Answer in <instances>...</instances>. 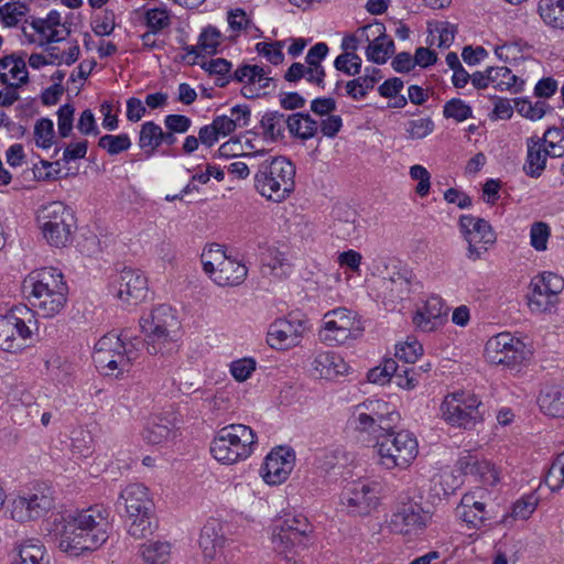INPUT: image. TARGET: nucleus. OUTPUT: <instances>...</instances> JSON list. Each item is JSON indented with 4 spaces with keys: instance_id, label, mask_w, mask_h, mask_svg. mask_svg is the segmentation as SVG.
<instances>
[{
    "instance_id": "f257e3e1",
    "label": "nucleus",
    "mask_w": 564,
    "mask_h": 564,
    "mask_svg": "<svg viewBox=\"0 0 564 564\" xmlns=\"http://www.w3.org/2000/svg\"><path fill=\"white\" fill-rule=\"evenodd\" d=\"M30 304L42 317L58 314L67 302L68 288L61 270L45 267L30 272L23 280Z\"/></svg>"
},
{
    "instance_id": "f03ea898",
    "label": "nucleus",
    "mask_w": 564,
    "mask_h": 564,
    "mask_svg": "<svg viewBox=\"0 0 564 564\" xmlns=\"http://www.w3.org/2000/svg\"><path fill=\"white\" fill-rule=\"evenodd\" d=\"M142 344L141 339L132 340L127 334L109 333L96 343L93 360L106 376L118 377L128 371L132 362L138 359Z\"/></svg>"
},
{
    "instance_id": "7ed1b4c3",
    "label": "nucleus",
    "mask_w": 564,
    "mask_h": 564,
    "mask_svg": "<svg viewBox=\"0 0 564 564\" xmlns=\"http://www.w3.org/2000/svg\"><path fill=\"white\" fill-rule=\"evenodd\" d=\"M295 166L284 156L264 160L254 174L256 191L268 200L281 203L295 188Z\"/></svg>"
},
{
    "instance_id": "20e7f679",
    "label": "nucleus",
    "mask_w": 564,
    "mask_h": 564,
    "mask_svg": "<svg viewBox=\"0 0 564 564\" xmlns=\"http://www.w3.org/2000/svg\"><path fill=\"white\" fill-rule=\"evenodd\" d=\"M140 327L145 335L144 344L150 355L164 354L172 349L180 329L174 310L166 304L154 307L141 317Z\"/></svg>"
},
{
    "instance_id": "39448f33",
    "label": "nucleus",
    "mask_w": 564,
    "mask_h": 564,
    "mask_svg": "<svg viewBox=\"0 0 564 564\" xmlns=\"http://www.w3.org/2000/svg\"><path fill=\"white\" fill-rule=\"evenodd\" d=\"M256 445L254 432L245 424L221 427L210 444V454L221 464L231 465L247 459Z\"/></svg>"
},
{
    "instance_id": "423d86ee",
    "label": "nucleus",
    "mask_w": 564,
    "mask_h": 564,
    "mask_svg": "<svg viewBox=\"0 0 564 564\" xmlns=\"http://www.w3.org/2000/svg\"><path fill=\"white\" fill-rule=\"evenodd\" d=\"M400 415L395 405L382 399H368L354 408L351 423L361 432L379 438L384 432L393 430Z\"/></svg>"
},
{
    "instance_id": "0eeeda50",
    "label": "nucleus",
    "mask_w": 564,
    "mask_h": 564,
    "mask_svg": "<svg viewBox=\"0 0 564 564\" xmlns=\"http://www.w3.org/2000/svg\"><path fill=\"white\" fill-rule=\"evenodd\" d=\"M377 443L379 464L388 470L406 469L419 454V443L409 431L384 432Z\"/></svg>"
},
{
    "instance_id": "6e6552de",
    "label": "nucleus",
    "mask_w": 564,
    "mask_h": 564,
    "mask_svg": "<svg viewBox=\"0 0 564 564\" xmlns=\"http://www.w3.org/2000/svg\"><path fill=\"white\" fill-rule=\"evenodd\" d=\"M204 272L219 286H237L247 278V267L227 257L220 245L214 243L205 248L202 253Z\"/></svg>"
},
{
    "instance_id": "1a4fd4ad",
    "label": "nucleus",
    "mask_w": 564,
    "mask_h": 564,
    "mask_svg": "<svg viewBox=\"0 0 564 564\" xmlns=\"http://www.w3.org/2000/svg\"><path fill=\"white\" fill-rule=\"evenodd\" d=\"M37 220L44 238L51 246L64 247L70 241L75 225L74 214L62 202H51L43 206Z\"/></svg>"
},
{
    "instance_id": "9d476101",
    "label": "nucleus",
    "mask_w": 564,
    "mask_h": 564,
    "mask_svg": "<svg viewBox=\"0 0 564 564\" xmlns=\"http://www.w3.org/2000/svg\"><path fill=\"white\" fill-rule=\"evenodd\" d=\"M364 327L356 312L337 307L324 314L319 339L328 345L344 344L361 335Z\"/></svg>"
},
{
    "instance_id": "9b49d317",
    "label": "nucleus",
    "mask_w": 564,
    "mask_h": 564,
    "mask_svg": "<svg viewBox=\"0 0 564 564\" xmlns=\"http://www.w3.org/2000/svg\"><path fill=\"white\" fill-rule=\"evenodd\" d=\"M55 503L54 491L48 486H40L33 492L12 499L6 513L19 524H26L43 518Z\"/></svg>"
},
{
    "instance_id": "f8f14e48",
    "label": "nucleus",
    "mask_w": 564,
    "mask_h": 564,
    "mask_svg": "<svg viewBox=\"0 0 564 564\" xmlns=\"http://www.w3.org/2000/svg\"><path fill=\"white\" fill-rule=\"evenodd\" d=\"M475 394L457 391L447 394L441 405L443 419L453 426L471 429L482 416Z\"/></svg>"
},
{
    "instance_id": "ddd939ff",
    "label": "nucleus",
    "mask_w": 564,
    "mask_h": 564,
    "mask_svg": "<svg viewBox=\"0 0 564 564\" xmlns=\"http://www.w3.org/2000/svg\"><path fill=\"white\" fill-rule=\"evenodd\" d=\"M528 306L534 314L551 312L557 304V296L564 290V279L553 272H542L531 279Z\"/></svg>"
},
{
    "instance_id": "4468645a",
    "label": "nucleus",
    "mask_w": 564,
    "mask_h": 564,
    "mask_svg": "<svg viewBox=\"0 0 564 564\" xmlns=\"http://www.w3.org/2000/svg\"><path fill=\"white\" fill-rule=\"evenodd\" d=\"M119 500H123L126 518L131 527L148 529L158 525L152 513L153 503L144 485H127L121 490Z\"/></svg>"
},
{
    "instance_id": "2eb2a0df",
    "label": "nucleus",
    "mask_w": 564,
    "mask_h": 564,
    "mask_svg": "<svg viewBox=\"0 0 564 564\" xmlns=\"http://www.w3.org/2000/svg\"><path fill=\"white\" fill-rule=\"evenodd\" d=\"M458 227L468 245L466 257L471 261L480 260L488 251V246L496 242V235L490 224L473 215H462Z\"/></svg>"
},
{
    "instance_id": "dca6fc26",
    "label": "nucleus",
    "mask_w": 564,
    "mask_h": 564,
    "mask_svg": "<svg viewBox=\"0 0 564 564\" xmlns=\"http://www.w3.org/2000/svg\"><path fill=\"white\" fill-rule=\"evenodd\" d=\"M341 503L352 516H367L379 503V484L359 478L348 482L341 492Z\"/></svg>"
},
{
    "instance_id": "f3484780",
    "label": "nucleus",
    "mask_w": 564,
    "mask_h": 564,
    "mask_svg": "<svg viewBox=\"0 0 564 564\" xmlns=\"http://www.w3.org/2000/svg\"><path fill=\"white\" fill-rule=\"evenodd\" d=\"M525 344L510 333H500L486 343L485 355L492 365L514 368L527 357Z\"/></svg>"
},
{
    "instance_id": "a211bd4d",
    "label": "nucleus",
    "mask_w": 564,
    "mask_h": 564,
    "mask_svg": "<svg viewBox=\"0 0 564 564\" xmlns=\"http://www.w3.org/2000/svg\"><path fill=\"white\" fill-rule=\"evenodd\" d=\"M62 529H96L110 525V510L102 505H94L86 509H67L54 519Z\"/></svg>"
},
{
    "instance_id": "6ab92c4d",
    "label": "nucleus",
    "mask_w": 564,
    "mask_h": 564,
    "mask_svg": "<svg viewBox=\"0 0 564 564\" xmlns=\"http://www.w3.org/2000/svg\"><path fill=\"white\" fill-rule=\"evenodd\" d=\"M107 540V531H58L55 535L58 549L72 556L93 552Z\"/></svg>"
},
{
    "instance_id": "aec40b11",
    "label": "nucleus",
    "mask_w": 564,
    "mask_h": 564,
    "mask_svg": "<svg viewBox=\"0 0 564 564\" xmlns=\"http://www.w3.org/2000/svg\"><path fill=\"white\" fill-rule=\"evenodd\" d=\"M116 296L127 305H137L148 294V280L134 269H123L113 282Z\"/></svg>"
},
{
    "instance_id": "412c9836",
    "label": "nucleus",
    "mask_w": 564,
    "mask_h": 564,
    "mask_svg": "<svg viewBox=\"0 0 564 564\" xmlns=\"http://www.w3.org/2000/svg\"><path fill=\"white\" fill-rule=\"evenodd\" d=\"M389 524L394 528H423L436 525L435 516L420 503L409 499L400 501L392 512Z\"/></svg>"
},
{
    "instance_id": "4be33fe9",
    "label": "nucleus",
    "mask_w": 564,
    "mask_h": 564,
    "mask_svg": "<svg viewBox=\"0 0 564 564\" xmlns=\"http://www.w3.org/2000/svg\"><path fill=\"white\" fill-rule=\"evenodd\" d=\"M304 333V323L297 318H279L274 321L267 334L270 347L286 350L301 343Z\"/></svg>"
},
{
    "instance_id": "5701e85b",
    "label": "nucleus",
    "mask_w": 564,
    "mask_h": 564,
    "mask_svg": "<svg viewBox=\"0 0 564 564\" xmlns=\"http://www.w3.org/2000/svg\"><path fill=\"white\" fill-rule=\"evenodd\" d=\"M294 463L293 451L283 447L271 451L261 467L263 480L271 486L284 482L293 470Z\"/></svg>"
},
{
    "instance_id": "b1692460",
    "label": "nucleus",
    "mask_w": 564,
    "mask_h": 564,
    "mask_svg": "<svg viewBox=\"0 0 564 564\" xmlns=\"http://www.w3.org/2000/svg\"><path fill=\"white\" fill-rule=\"evenodd\" d=\"M271 69L265 70L259 65H242L238 67L232 79L239 83H245L242 87V95L247 98H254L261 94H267L273 87V78L269 76Z\"/></svg>"
},
{
    "instance_id": "393cba45",
    "label": "nucleus",
    "mask_w": 564,
    "mask_h": 564,
    "mask_svg": "<svg viewBox=\"0 0 564 564\" xmlns=\"http://www.w3.org/2000/svg\"><path fill=\"white\" fill-rule=\"evenodd\" d=\"M32 330L25 322L14 314L0 315V349L9 352L21 350Z\"/></svg>"
},
{
    "instance_id": "a878e982",
    "label": "nucleus",
    "mask_w": 564,
    "mask_h": 564,
    "mask_svg": "<svg viewBox=\"0 0 564 564\" xmlns=\"http://www.w3.org/2000/svg\"><path fill=\"white\" fill-rule=\"evenodd\" d=\"M411 278L406 272L395 271L388 278L378 281V297L388 310H394L395 305L410 296Z\"/></svg>"
},
{
    "instance_id": "bb28decb",
    "label": "nucleus",
    "mask_w": 564,
    "mask_h": 564,
    "mask_svg": "<svg viewBox=\"0 0 564 564\" xmlns=\"http://www.w3.org/2000/svg\"><path fill=\"white\" fill-rule=\"evenodd\" d=\"M31 28L39 35L40 45L64 41L70 34L69 28L62 23L61 13L56 10H51L46 18L33 19Z\"/></svg>"
},
{
    "instance_id": "cd10ccee",
    "label": "nucleus",
    "mask_w": 564,
    "mask_h": 564,
    "mask_svg": "<svg viewBox=\"0 0 564 564\" xmlns=\"http://www.w3.org/2000/svg\"><path fill=\"white\" fill-rule=\"evenodd\" d=\"M446 315L447 307L443 300L433 295L417 310L413 316V323L423 332H432L444 322Z\"/></svg>"
},
{
    "instance_id": "c85d7f7f",
    "label": "nucleus",
    "mask_w": 564,
    "mask_h": 564,
    "mask_svg": "<svg viewBox=\"0 0 564 564\" xmlns=\"http://www.w3.org/2000/svg\"><path fill=\"white\" fill-rule=\"evenodd\" d=\"M458 469L465 475L478 477L488 486H496L500 481L497 468L488 460H480L476 456L467 454L457 460Z\"/></svg>"
},
{
    "instance_id": "c756f323",
    "label": "nucleus",
    "mask_w": 564,
    "mask_h": 564,
    "mask_svg": "<svg viewBox=\"0 0 564 564\" xmlns=\"http://www.w3.org/2000/svg\"><path fill=\"white\" fill-rule=\"evenodd\" d=\"M312 367L319 378L332 380L348 372L349 366L344 358L335 351L318 352Z\"/></svg>"
},
{
    "instance_id": "7c9ffc66",
    "label": "nucleus",
    "mask_w": 564,
    "mask_h": 564,
    "mask_svg": "<svg viewBox=\"0 0 564 564\" xmlns=\"http://www.w3.org/2000/svg\"><path fill=\"white\" fill-rule=\"evenodd\" d=\"M456 516L467 525L474 528L490 525V523H486L485 505L476 500L474 492L464 495L460 503L456 508Z\"/></svg>"
},
{
    "instance_id": "2f4dec72",
    "label": "nucleus",
    "mask_w": 564,
    "mask_h": 564,
    "mask_svg": "<svg viewBox=\"0 0 564 564\" xmlns=\"http://www.w3.org/2000/svg\"><path fill=\"white\" fill-rule=\"evenodd\" d=\"M527 160L523 165L524 173L530 177H540L545 170L547 152L544 151L542 139L531 137L527 140Z\"/></svg>"
},
{
    "instance_id": "473e14b6",
    "label": "nucleus",
    "mask_w": 564,
    "mask_h": 564,
    "mask_svg": "<svg viewBox=\"0 0 564 564\" xmlns=\"http://www.w3.org/2000/svg\"><path fill=\"white\" fill-rule=\"evenodd\" d=\"M12 564H50L45 547L36 540H25L15 544Z\"/></svg>"
},
{
    "instance_id": "72a5a7b5",
    "label": "nucleus",
    "mask_w": 564,
    "mask_h": 564,
    "mask_svg": "<svg viewBox=\"0 0 564 564\" xmlns=\"http://www.w3.org/2000/svg\"><path fill=\"white\" fill-rule=\"evenodd\" d=\"M325 76L326 74L323 66H311L295 62L289 67L284 78L290 83H296L304 78L310 84L324 88Z\"/></svg>"
},
{
    "instance_id": "f704fd0d",
    "label": "nucleus",
    "mask_w": 564,
    "mask_h": 564,
    "mask_svg": "<svg viewBox=\"0 0 564 564\" xmlns=\"http://www.w3.org/2000/svg\"><path fill=\"white\" fill-rule=\"evenodd\" d=\"M540 409L553 417H564V389L550 387L538 399Z\"/></svg>"
},
{
    "instance_id": "c9c22d12",
    "label": "nucleus",
    "mask_w": 564,
    "mask_h": 564,
    "mask_svg": "<svg viewBox=\"0 0 564 564\" xmlns=\"http://www.w3.org/2000/svg\"><path fill=\"white\" fill-rule=\"evenodd\" d=\"M288 129L294 137L308 140L316 135L318 122L308 113L296 112L288 117Z\"/></svg>"
},
{
    "instance_id": "e433bc0d",
    "label": "nucleus",
    "mask_w": 564,
    "mask_h": 564,
    "mask_svg": "<svg viewBox=\"0 0 564 564\" xmlns=\"http://www.w3.org/2000/svg\"><path fill=\"white\" fill-rule=\"evenodd\" d=\"M8 74L12 79H17V84H10L11 87H18L28 82V69L23 58L14 56H6L0 59V82L8 84Z\"/></svg>"
},
{
    "instance_id": "4c0bfd02",
    "label": "nucleus",
    "mask_w": 564,
    "mask_h": 564,
    "mask_svg": "<svg viewBox=\"0 0 564 564\" xmlns=\"http://www.w3.org/2000/svg\"><path fill=\"white\" fill-rule=\"evenodd\" d=\"M539 503V498L535 494H529L518 499L513 506L511 513L503 517L501 524L503 525H516V521H524L531 517L535 511Z\"/></svg>"
},
{
    "instance_id": "58836bf2",
    "label": "nucleus",
    "mask_w": 564,
    "mask_h": 564,
    "mask_svg": "<svg viewBox=\"0 0 564 564\" xmlns=\"http://www.w3.org/2000/svg\"><path fill=\"white\" fill-rule=\"evenodd\" d=\"M383 32H380L379 35H370L366 52L368 59L377 64H384L394 50L393 41L388 39Z\"/></svg>"
},
{
    "instance_id": "ea45409f",
    "label": "nucleus",
    "mask_w": 564,
    "mask_h": 564,
    "mask_svg": "<svg viewBox=\"0 0 564 564\" xmlns=\"http://www.w3.org/2000/svg\"><path fill=\"white\" fill-rule=\"evenodd\" d=\"M260 126L264 139L275 141L283 138L288 118L279 111H268L263 115Z\"/></svg>"
},
{
    "instance_id": "a19ab883",
    "label": "nucleus",
    "mask_w": 564,
    "mask_h": 564,
    "mask_svg": "<svg viewBox=\"0 0 564 564\" xmlns=\"http://www.w3.org/2000/svg\"><path fill=\"white\" fill-rule=\"evenodd\" d=\"M539 13L547 25L564 30V0H540Z\"/></svg>"
},
{
    "instance_id": "79ce46f5",
    "label": "nucleus",
    "mask_w": 564,
    "mask_h": 564,
    "mask_svg": "<svg viewBox=\"0 0 564 564\" xmlns=\"http://www.w3.org/2000/svg\"><path fill=\"white\" fill-rule=\"evenodd\" d=\"M492 85L501 91L518 94L523 90L524 80L512 74L508 67H492Z\"/></svg>"
},
{
    "instance_id": "37998d69",
    "label": "nucleus",
    "mask_w": 564,
    "mask_h": 564,
    "mask_svg": "<svg viewBox=\"0 0 564 564\" xmlns=\"http://www.w3.org/2000/svg\"><path fill=\"white\" fill-rule=\"evenodd\" d=\"M162 128L153 122L147 121L141 126L139 132V147L147 156H152L161 145Z\"/></svg>"
},
{
    "instance_id": "c03bdc74",
    "label": "nucleus",
    "mask_w": 564,
    "mask_h": 564,
    "mask_svg": "<svg viewBox=\"0 0 564 564\" xmlns=\"http://www.w3.org/2000/svg\"><path fill=\"white\" fill-rule=\"evenodd\" d=\"M140 554L145 564H167L171 545L169 542L148 541L141 545Z\"/></svg>"
},
{
    "instance_id": "a18cd8bd",
    "label": "nucleus",
    "mask_w": 564,
    "mask_h": 564,
    "mask_svg": "<svg viewBox=\"0 0 564 564\" xmlns=\"http://www.w3.org/2000/svg\"><path fill=\"white\" fill-rule=\"evenodd\" d=\"M382 31H384V26L381 23L359 28L355 34L347 35L343 39L341 48L345 51L344 53H356L360 43L369 42L370 35H379Z\"/></svg>"
},
{
    "instance_id": "49530a36",
    "label": "nucleus",
    "mask_w": 564,
    "mask_h": 564,
    "mask_svg": "<svg viewBox=\"0 0 564 564\" xmlns=\"http://www.w3.org/2000/svg\"><path fill=\"white\" fill-rule=\"evenodd\" d=\"M225 541L224 535L219 531H202L198 543L204 556L215 560L223 553Z\"/></svg>"
},
{
    "instance_id": "de8ad7c7",
    "label": "nucleus",
    "mask_w": 564,
    "mask_h": 564,
    "mask_svg": "<svg viewBox=\"0 0 564 564\" xmlns=\"http://www.w3.org/2000/svg\"><path fill=\"white\" fill-rule=\"evenodd\" d=\"M304 533L305 531H274L271 536L273 550L288 558L289 554L295 547L296 541H299Z\"/></svg>"
},
{
    "instance_id": "09e8293b",
    "label": "nucleus",
    "mask_w": 564,
    "mask_h": 564,
    "mask_svg": "<svg viewBox=\"0 0 564 564\" xmlns=\"http://www.w3.org/2000/svg\"><path fill=\"white\" fill-rule=\"evenodd\" d=\"M541 139L547 156L562 158L564 155V137L561 129L549 128Z\"/></svg>"
},
{
    "instance_id": "8fccbe9b",
    "label": "nucleus",
    "mask_w": 564,
    "mask_h": 564,
    "mask_svg": "<svg viewBox=\"0 0 564 564\" xmlns=\"http://www.w3.org/2000/svg\"><path fill=\"white\" fill-rule=\"evenodd\" d=\"M98 147L110 155H117L131 147V140L127 133L105 134L98 141Z\"/></svg>"
},
{
    "instance_id": "3c124183",
    "label": "nucleus",
    "mask_w": 564,
    "mask_h": 564,
    "mask_svg": "<svg viewBox=\"0 0 564 564\" xmlns=\"http://www.w3.org/2000/svg\"><path fill=\"white\" fill-rule=\"evenodd\" d=\"M202 68H204L210 75L219 76L215 82V85L218 87H225L231 78L228 76L231 68V63L225 58H213L208 62H204L202 64Z\"/></svg>"
},
{
    "instance_id": "603ef678",
    "label": "nucleus",
    "mask_w": 564,
    "mask_h": 564,
    "mask_svg": "<svg viewBox=\"0 0 564 564\" xmlns=\"http://www.w3.org/2000/svg\"><path fill=\"white\" fill-rule=\"evenodd\" d=\"M514 108L522 117L539 120L545 115L549 105L541 100L533 104L528 99L517 98L514 99Z\"/></svg>"
},
{
    "instance_id": "864d4df0",
    "label": "nucleus",
    "mask_w": 564,
    "mask_h": 564,
    "mask_svg": "<svg viewBox=\"0 0 564 564\" xmlns=\"http://www.w3.org/2000/svg\"><path fill=\"white\" fill-rule=\"evenodd\" d=\"M551 228L544 221H534L530 227V246L538 252L547 250Z\"/></svg>"
},
{
    "instance_id": "5fc2aeb1",
    "label": "nucleus",
    "mask_w": 564,
    "mask_h": 564,
    "mask_svg": "<svg viewBox=\"0 0 564 564\" xmlns=\"http://www.w3.org/2000/svg\"><path fill=\"white\" fill-rule=\"evenodd\" d=\"M545 484L552 491L564 487V451L554 458L546 474Z\"/></svg>"
},
{
    "instance_id": "6e6d98bb",
    "label": "nucleus",
    "mask_w": 564,
    "mask_h": 564,
    "mask_svg": "<svg viewBox=\"0 0 564 564\" xmlns=\"http://www.w3.org/2000/svg\"><path fill=\"white\" fill-rule=\"evenodd\" d=\"M28 8L22 2H9L0 7V20L6 26L18 25L25 15Z\"/></svg>"
},
{
    "instance_id": "4d7b16f0",
    "label": "nucleus",
    "mask_w": 564,
    "mask_h": 564,
    "mask_svg": "<svg viewBox=\"0 0 564 564\" xmlns=\"http://www.w3.org/2000/svg\"><path fill=\"white\" fill-rule=\"evenodd\" d=\"M431 45H437L441 48H447L454 41L455 30L448 22L438 23L434 30L430 31Z\"/></svg>"
},
{
    "instance_id": "13d9d810",
    "label": "nucleus",
    "mask_w": 564,
    "mask_h": 564,
    "mask_svg": "<svg viewBox=\"0 0 564 564\" xmlns=\"http://www.w3.org/2000/svg\"><path fill=\"white\" fill-rule=\"evenodd\" d=\"M34 138L37 147L48 149L53 144L54 124L51 119L42 118L34 126Z\"/></svg>"
},
{
    "instance_id": "bf43d9fd",
    "label": "nucleus",
    "mask_w": 564,
    "mask_h": 564,
    "mask_svg": "<svg viewBox=\"0 0 564 564\" xmlns=\"http://www.w3.org/2000/svg\"><path fill=\"white\" fill-rule=\"evenodd\" d=\"M334 66L348 76H355L361 70V58L352 52L343 53L335 58Z\"/></svg>"
},
{
    "instance_id": "052dcab7",
    "label": "nucleus",
    "mask_w": 564,
    "mask_h": 564,
    "mask_svg": "<svg viewBox=\"0 0 564 564\" xmlns=\"http://www.w3.org/2000/svg\"><path fill=\"white\" fill-rule=\"evenodd\" d=\"M371 89H373V80L367 79L364 75L345 84L346 95L352 100L364 99Z\"/></svg>"
},
{
    "instance_id": "680f3d73",
    "label": "nucleus",
    "mask_w": 564,
    "mask_h": 564,
    "mask_svg": "<svg viewBox=\"0 0 564 564\" xmlns=\"http://www.w3.org/2000/svg\"><path fill=\"white\" fill-rule=\"evenodd\" d=\"M422 354L423 347L415 339H408L395 347V357L405 364H414Z\"/></svg>"
},
{
    "instance_id": "e2e57ef3",
    "label": "nucleus",
    "mask_w": 564,
    "mask_h": 564,
    "mask_svg": "<svg viewBox=\"0 0 564 564\" xmlns=\"http://www.w3.org/2000/svg\"><path fill=\"white\" fill-rule=\"evenodd\" d=\"M284 46V42L275 41V42H259L256 44V51L263 55L271 64L279 65L284 59V54L282 48Z\"/></svg>"
},
{
    "instance_id": "0e129e2a",
    "label": "nucleus",
    "mask_w": 564,
    "mask_h": 564,
    "mask_svg": "<svg viewBox=\"0 0 564 564\" xmlns=\"http://www.w3.org/2000/svg\"><path fill=\"white\" fill-rule=\"evenodd\" d=\"M443 113L446 118L462 122L471 117V108L462 99L453 98L444 105Z\"/></svg>"
},
{
    "instance_id": "69168bd1",
    "label": "nucleus",
    "mask_w": 564,
    "mask_h": 564,
    "mask_svg": "<svg viewBox=\"0 0 564 564\" xmlns=\"http://www.w3.org/2000/svg\"><path fill=\"white\" fill-rule=\"evenodd\" d=\"M220 32L214 26H207L203 30L198 40V47L202 53L215 54L220 44Z\"/></svg>"
},
{
    "instance_id": "338daca9",
    "label": "nucleus",
    "mask_w": 564,
    "mask_h": 564,
    "mask_svg": "<svg viewBox=\"0 0 564 564\" xmlns=\"http://www.w3.org/2000/svg\"><path fill=\"white\" fill-rule=\"evenodd\" d=\"M434 130V122L431 118H419L409 121L406 133L412 140H421L430 135Z\"/></svg>"
},
{
    "instance_id": "774afa93",
    "label": "nucleus",
    "mask_w": 564,
    "mask_h": 564,
    "mask_svg": "<svg viewBox=\"0 0 564 564\" xmlns=\"http://www.w3.org/2000/svg\"><path fill=\"white\" fill-rule=\"evenodd\" d=\"M170 433L171 431L166 425L153 421L147 424L142 436L147 443L156 445L166 441L170 436Z\"/></svg>"
}]
</instances>
